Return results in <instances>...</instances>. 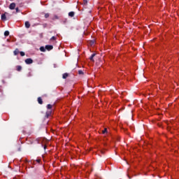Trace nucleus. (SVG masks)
I'll use <instances>...</instances> for the list:
<instances>
[{
  "label": "nucleus",
  "mask_w": 179,
  "mask_h": 179,
  "mask_svg": "<svg viewBox=\"0 0 179 179\" xmlns=\"http://www.w3.org/2000/svg\"><path fill=\"white\" fill-rule=\"evenodd\" d=\"M16 8V3H11L9 6V9H10L11 10H13V9H15Z\"/></svg>",
  "instance_id": "7ed1b4c3"
},
{
  "label": "nucleus",
  "mask_w": 179,
  "mask_h": 179,
  "mask_svg": "<svg viewBox=\"0 0 179 179\" xmlns=\"http://www.w3.org/2000/svg\"><path fill=\"white\" fill-rule=\"evenodd\" d=\"M83 74H84L83 71L82 70L78 71V75H83Z\"/></svg>",
  "instance_id": "dca6fc26"
},
{
  "label": "nucleus",
  "mask_w": 179,
  "mask_h": 179,
  "mask_svg": "<svg viewBox=\"0 0 179 179\" xmlns=\"http://www.w3.org/2000/svg\"><path fill=\"white\" fill-rule=\"evenodd\" d=\"M51 41L52 40H57V38L55 36H52L51 38H50Z\"/></svg>",
  "instance_id": "5701e85b"
},
{
  "label": "nucleus",
  "mask_w": 179,
  "mask_h": 179,
  "mask_svg": "<svg viewBox=\"0 0 179 179\" xmlns=\"http://www.w3.org/2000/svg\"><path fill=\"white\" fill-rule=\"evenodd\" d=\"M38 103L39 104H43V99H41V97L38 98Z\"/></svg>",
  "instance_id": "9b49d317"
},
{
  "label": "nucleus",
  "mask_w": 179,
  "mask_h": 179,
  "mask_svg": "<svg viewBox=\"0 0 179 179\" xmlns=\"http://www.w3.org/2000/svg\"><path fill=\"white\" fill-rule=\"evenodd\" d=\"M25 64H27V65H30V64H33V60L31 59V58L26 59Z\"/></svg>",
  "instance_id": "f257e3e1"
},
{
  "label": "nucleus",
  "mask_w": 179,
  "mask_h": 179,
  "mask_svg": "<svg viewBox=\"0 0 179 179\" xmlns=\"http://www.w3.org/2000/svg\"><path fill=\"white\" fill-rule=\"evenodd\" d=\"M20 54L21 57H24V55H25L24 52H20Z\"/></svg>",
  "instance_id": "412c9836"
},
{
  "label": "nucleus",
  "mask_w": 179,
  "mask_h": 179,
  "mask_svg": "<svg viewBox=\"0 0 179 179\" xmlns=\"http://www.w3.org/2000/svg\"><path fill=\"white\" fill-rule=\"evenodd\" d=\"M1 20H6V15L5 14L1 15Z\"/></svg>",
  "instance_id": "f8f14e48"
},
{
  "label": "nucleus",
  "mask_w": 179,
  "mask_h": 179,
  "mask_svg": "<svg viewBox=\"0 0 179 179\" xmlns=\"http://www.w3.org/2000/svg\"><path fill=\"white\" fill-rule=\"evenodd\" d=\"M94 44V41H91V45Z\"/></svg>",
  "instance_id": "b1692460"
},
{
  "label": "nucleus",
  "mask_w": 179,
  "mask_h": 179,
  "mask_svg": "<svg viewBox=\"0 0 179 179\" xmlns=\"http://www.w3.org/2000/svg\"><path fill=\"white\" fill-rule=\"evenodd\" d=\"M14 55H17L19 54V49L16 48L15 50H14Z\"/></svg>",
  "instance_id": "9d476101"
},
{
  "label": "nucleus",
  "mask_w": 179,
  "mask_h": 179,
  "mask_svg": "<svg viewBox=\"0 0 179 179\" xmlns=\"http://www.w3.org/2000/svg\"><path fill=\"white\" fill-rule=\"evenodd\" d=\"M69 16H70V17H73L75 16V12L71 11L69 13Z\"/></svg>",
  "instance_id": "423d86ee"
},
{
  "label": "nucleus",
  "mask_w": 179,
  "mask_h": 179,
  "mask_svg": "<svg viewBox=\"0 0 179 179\" xmlns=\"http://www.w3.org/2000/svg\"><path fill=\"white\" fill-rule=\"evenodd\" d=\"M25 27L27 29H30V22H29L28 21L25 22Z\"/></svg>",
  "instance_id": "0eeeda50"
},
{
  "label": "nucleus",
  "mask_w": 179,
  "mask_h": 179,
  "mask_svg": "<svg viewBox=\"0 0 179 179\" xmlns=\"http://www.w3.org/2000/svg\"><path fill=\"white\" fill-rule=\"evenodd\" d=\"M128 177H129V179H131V178H130V176H128Z\"/></svg>",
  "instance_id": "cd10ccee"
},
{
  "label": "nucleus",
  "mask_w": 179,
  "mask_h": 179,
  "mask_svg": "<svg viewBox=\"0 0 179 179\" xmlns=\"http://www.w3.org/2000/svg\"><path fill=\"white\" fill-rule=\"evenodd\" d=\"M68 76H69V74H68V73H64L62 76L63 79H66V78H68Z\"/></svg>",
  "instance_id": "6e6552de"
},
{
  "label": "nucleus",
  "mask_w": 179,
  "mask_h": 179,
  "mask_svg": "<svg viewBox=\"0 0 179 179\" xmlns=\"http://www.w3.org/2000/svg\"><path fill=\"white\" fill-rule=\"evenodd\" d=\"M94 57H96V54L93 53L91 57H90V61H92V62H94V59L93 58H94Z\"/></svg>",
  "instance_id": "20e7f679"
},
{
  "label": "nucleus",
  "mask_w": 179,
  "mask_h": 179,
  "mask_svg": "<svg viewBox=\"0 0 179 179\" xmlns=\"http://www.w3.org/2000/svg\"><path fill=\"white\" fill-rule=\"evenodd\" d=\"M16 68L18 72H20V71H22V66H17Z\"/></svg>",
  "instance_id": "ddd939ff"
},
{
  "label": "nucleus",
  "mask_w": 179,
  "mask_h": 179,
  "mask_svg": "<svg viewBox=\"0 0 179 179\" xmlns=\"http://www.w3.org/2000/svg\"><path fill=\"white\" fill-rule=\"evenodd\" d=\"M45 19H48V17H50V14L49 13H45Z\"/></svg>",
  "instance_id": "f3484780"
},
{
  "label": "nucleus",
  "mask_w": 179,
  "mask_h": 179,
  "mask_svg": "<svg viewBox=\"0 0 179 179\" xmlns=\"http://www.w3.org/2000/svg\"><path fill=\"white\" fill-rule=\"evenodd\" d=\"M0 93H1L0 94V97H2L3 96V93L2 92V90L1 89H0Z\"/></svg>",
  "instance_id": "4be33fe9"
},
{
  "label": "nucleus",
  "mask_w": 179,
  "mask_h": 179,
  "mask_svg": "<svg viewBox=\"0 0 179 179\" xmlns=\"http://www.w3.org/2000/svg\"><path fill=\"white\" fill-rule=\"evenodd\" d=\"M16 13H19L20 10H19L18 7L15 8Z\"/></svg>",
  "instance_id": "a211bd4d"
},
{
  "label": "nucleus",
  "mask_w": 179,
  "mask_h": 179,
  "mask_svg": "<svg viewBox=\"0 0 179 179\" xmlns=\"http://www.w3.org/2000/svg\"><path fill=\"white\" fill-rule=\"evenodd\" d=\"M83 5H87V0H83Z\"/></svg>",
  "instance_id": "aec40b11"
},
{
  "label": "nucleus",
  "mask_w": 179,
  "mask_h": 179,
  "mask_svg": "<svg viewBox=\"0 0 179 179\" xmlns=\"http://www.w3.org/2000/svg\"><path fill=\"white\" fill-rule=\"evenodd\" d=\"M107 132V128H105L103 131H102V134H106Z\"/></svg>",
  "instance_id": "6ab92c4d"
},
{
  "label": "nucleus",
  "mask_w": 179,
  "mask_h": 179,
  "mask_svg": "<svg viewBox=\"0 0 179 179\" xmlns=\"http://www.w3.org/2000/svg\"><path fill=\"white\" fill-rule=\"evenodd\" d=\"M47 108H48V110H51V109L52 108V105H51V104H48Z\"/></svg>",
  "instance_id": "4468645a"
},
{
  "label": "nucleus",
  "mask_w": 179,
  "mask_h": 179,
  "mask_svg": "<svg viewBox=\"0 0 179 179\" xmlns=\"http://www.w3.org/2000/svg\"><path fill=\"white\" fill-rule=\"evenodd\" d=\"M4 36H5L6 37H8V36H9V31H6L4 32Z\"/></svg>",
  "instance_id": "2eb2a0df"
},
{
  "label": "nucleus",
  "mask_w": 179,
  "mask_h": 179,
  "mask_svg": "<svg viewBox=\"0 0 179 179\" xmlns=\"http://www.w3.org/2000/svg\"><path fill=\"white\" fill-rule=\"evenodd\" d=\"M13 179H15V178H13Z\"/></svg>",
  "instance_id": "c85d7f7f"
},
{
  "label": "nucleus",
  "mask_w": 179,
  "mask_h": 179,
  "mask_svg": "<svg viewBox=\"0 0 179 179\" xmlns=\"http://www.w3.org/2000/svg\"><path fill=\"white\" fill-rule=\"evenodd\" d=\"M40 51H41V52H45V48H44V46H41L40 48Z\"/></svg>",
  "instance_id": "1a4fd4ad"
},
{
  "label": "nucleus",
  "mask_w": 179,
  "mask_h": 179,
  "mask_svg": "<svg viewBox=\"0 0 179 179\" xmlns=\"http://www.w3.org/2000/svg\"><path fill=\"white\" fill-rule=\"evenodd\" d=\"M45 48L48 51H51V50H52V48H54V46H52V45H45Z\"/></svg>",
  "instance_id": "f03ea898"
},
{
  "label": "nucleus",
  "mask_w": 179,
  "mask_h": 179,
  "mask_svg": "<svg viewBox=\"0 0 179 179\" xmlns=\"http://www.w3.org/2000/svg\"><path fill=\"white\" fill-rule=\"evenodd\" d=\"M37 163H40L41 160L40 159H36Z\"/></svg>",
  "instance_id": "393cba45"
},
{
  "label": "nucleus",
  "mask_w": 179,
  "mask_h": 179,
  "mask_svg": "<svg viewBox=\"0 0 179 179\" xmlns=\"http://www.w3.org/2000/svg\"><path fill=\"white\" fill-rule=\"evenodd\" d=\"M45 148H47V145H45V146H44V149H45Z\"/></svg>",
  "instance_id": "bb28decb"
},
{
  "label": "nucleus",
  "mask_w": 179,
  "mask_h": 179,
  "mask_svg": "<svg viewBox=\"0 0 179 179\" xmlns=\"http://www.w3.org/2000/svg\"><path fill=\"white\" fill-rule=\"evenodd\" d=\"M51 115V110H48L45 113V117L48 118Z\"/></svg>",
  "instance_id": "39448f33"
},
{
  "label": "nucleus",
  "mask_w": 179,
  "mask_h": 179,
  "mask_svg": "<svg viewBox=\"0 0 179 179\" xmlns=\"http://www.w3.org/2000/svg\"><path fill=\"white\" fill-rule=\"evenodd\" d=\"M55 18H56V19H58V16L56 15V16H55Z\"/></svg>",
  "instance_id": "a878e982"
}]
</instances>
